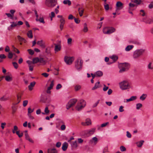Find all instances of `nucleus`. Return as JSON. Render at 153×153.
Returning <instances> with one entry per match:
<instances>
[{
  "instance_id": "obj_1",
  "label": "nucleus",
  "mask_w": 153,
  "mask_h": 153,
  "mask_svg": "<svg viewBox=\"0 0 153 153\" xmlns=\"http://www.w3.org/2000/svg\"><path fill=\"white\" fill-rule=\"evenodd\" d=\"M86 101L83 99H80L78 101L75 108L78 111H79L82 109L86 105Z\"/></svg>"
},
{
  "instance_id": "obj_2",
  "label": "nucleus",
  "mask_w": 153,
  "mask_h": 153,
  "mask_svg": "<svg viewBox=\"0 0 153 153\" xmlns=\"http://www.w3.org/2000/svg\"><path fill=\"white\" fill-rule=\"evenodd\" d=\"M119 85L120 88L123 90L129 89L131 87L129 82L127 80L122 81L119 83Z\"/></svg>"
},
{
  "instance_id": "obj_3",
  "label": "nucleus",
  "mask_w": 153,
  "mask_h": 153,
  "mask_svg": "<svg viewBox=\"0 0 153 153\" xmlns=\"http://www.w3.org/2000/svg\"><path fill=\"white\" fill-rule=\"evenodd\" d=\"M145 51V50L143 49L136 50L134 52L133 55V58L134 59H138L140 56L143 55Z\"/></svg>"
},
{
  "instance_id": "obj_4",
  "label": "nucleus",
  "mask_w": 153,
  "mask_h": 153,
  "mask_svg": "<svg viewBox=\"0 0 153 153\" xmlns=\"http://www.w3.org/2000/svg\"><path fill=\"white\" fill-rule=\"evenodd\" d=\"M116 29L113 27H107L104 28L103 30L104 33L110 34L115 31Z\"/></svg>"
},
{
  "instance_id": "obj_5",
  "label": "nucleus",
  "mask_w": 153,
  "mask_h": 153,
  "mask_svg": "<svg viewBox=\"0 0 153 153\" xmlns=\"http://www.w3.org/2000/svg\"><path fill=\"white\" fill-rule=\"evenodd\" d=\"M119 67L120 69L119 72L123 73L128 68V64L126 63H121L119 65Z\"/></svg>"
},
{
  "instance_id": "obj_6",
  "label": "nucleus",
  "mask_w": 153,
  "mask_h": 153,
  "mask_svg": "<svg viewBox=\"0 0 153 153\" xmlns=\"http://www.w3.org/2000/svg\"><path fill=\"white\" fill-rule=\"evenodd\" d=\"M83 61L80 58H78L75 62V67L78 70H80L82 67Z\"/></svg>"
},
{
  "instance_id": "obj_7",
  "label": "nucleus",
  "mask_w": 153,
  "mask_h": 153,
  "mask_svg": "<svg viewBox=\"0 0 153 153\" xmlns=\"http://www.w3.org/2000/svg\"><path fill=\"white\" fill-rule=\"evenodd\" d=\"M56 0H46L45 4L49 7H53L56 5Z\"/></svg>"
},
{
  "instance_id": "obj_8",
  "label": "nucleus",
  "mask_w": 153,
  "mask_h": 153,
  "mask_svg": "<svg viewBox=\"0 0 153 153\" xmlns=\"http://www.w3.org/2000/svg\"><path fill=\"white\" fill-rule=\"evenodd\" d=\"M33 64H36L38 62H40L43 64H45L46 63V62L44 59L41 57H35L33 58Z\"/></svg>"
},
{
  "instance_id": "obj_9",
  "label": "nucleus",
  "mask_w": 153,
  "mask_h": 153,
  "mask_svg": "<svg viewBox=\"0 0 153 153\" xmlns=\"http://www.w3.org/2000/svg\"><path fill=\"white\" fill-rule=\"evenodd\" d=\"M74 57L66 56L64 57V61L66 64L68 65H71L74 61Z\"/></svg>"
},
{
  "instance_id": "obj_10",
  "label": "nucleus",
  "mask_w": 153,
  "mask_h": 153,
  "mask_svg": "<svg viewBox=\"0 0 153 153\" xmlns=\"http://www.w3.org/2000/svg\"><path fill=\"white\" fill-rule=\"evenodd\" d=\"M95 128H91L90 129L84 131V134L87 136H89L93 135L95 131Z\"/></svg>"
},
{
  "instance_id": "obj_11",
  "label": "nucleus",
  "mask_w": 153,
  "mask_h": 153,
  "mask_svg": "<svg viewBox=\"0 0 153 153\" xmlns=\"http://www.w3.org/2000/svg\"><path fill=\"white\" fill-rule=\"evenodd\" d=\"M77 102V100L73 99L71 100L66 105V108L68 109L71 107L74 106Z\"/></svg>"
},
{
  "instance_id": "obj_12",
  "label": "nucleus",
  "mask_w": 153,
  "mask_h": 153,
  "mask_svg": "<svg viewBox=\"0 0 153 153\" xmlns=\"http://www.w3.org/2000/svg\"><path fill=\"white\" fill-rule=\"evenodd\" d=\"M123 7V4L120 1H119L116 4V12L121 10Z\"/></svg>"
},
{
  "instance_id": "obj_13",
  "label": "nucleus",
  "mask_w": 153,
  "mask_h": 153,
  "mask_svg": "<svg viewBox=\"0 0 153 153\" xmlns=\"http://www.w3.org/2000/svg\"><path fill=\"white\" fill-rule=\"evenodd\" d=\"M82 125L83 126H89L91 124V119L89 118H87L85 120V122H82Z\"/></svg>"
},
{
  "instance_id": "obj_14",
  "label": "nucleus",
  "mask_w": 153,
  "mask_h": 153,
  "mask_svg": "<svg viewBox=\"0 0 153 153\" xmlns=\"http://www.w3.org/2000/svg\"><path fill=\"white\" fill-rule=\"evenodd\" d=\"M27 131H25V139L28 140L29 142L31 143H33V141L30 137L29 135L28 134Z\"/></svg>"
},
{
  "instance_id": "obj_15",
  "label": "nucleus",
  "mask_w": 153,
  "mask_h": 153,
  "mask_svg": "<svg viewBox=\"0 0 153 153\" xmlns=\"http://www.w3.org/2000/svg\"><path fill=\"white\" fill-rule=\"evenodd\" d=\"M68 144L66 142H65L62 144V149L63 151H66L68 147Z\"/></svg>"
},
{
  "instance_id": "obj_16",
  "label": "nucleus",
  "mask_w": 153,
  "mask_h": 153,
  "mask_svg": "<svg viewBox=\"0 0 153 153\" xmlns=\"http://www.w3.org/2000/svg\"><path fill=\"white\" fill-rule=\"evenodd\" d=\"M98 141V138L96 137H93L92 139L90 140V142L94 145H96Z\"/></svg>"
},
{
  "instance_id": "obj_17",
  "label": "nucleus",
  "mask_w": 153,
  "mask_h": 153,
  "mask_svg": "<svg viewBox=\"0 0 153 153\" xmlns=\"http://www.w3.org/2000/svg\"><path fill=\"white\" fill-rule=\"evenodd\" d=\"M59 123L62 124V125L60 127L61 130L62 131H64L66 129V126L65 125V123L63 121L61 120L60 121Z\"/></svg>"
},
{
  "instance_id": "obj_18",
  "label": "nucleus",
  "mask_w": 153,
  "mask_h": 153,
  "mask_svg": "<svg viewBox=\"0 0 153 153\" xmlns=\"http://www.w3.org/2000/svg\"><path fill=\"white\" fill-rule=\"evenodd\" d=\"M36 84L35 82H33L30 83V85L28 86V88L30 91H31L33 89V87H34Z\"/></svg>"
},
{
  "instance_id": "obj_19",
  "label": "nucleus",
  "mask_w": 153,
  "mask_h": 153,
  "mask_svg": "<svg viewBox=\"0 0 153 153\" xmlns=\"http://www.w3.org/2000/svg\"><path fill=\"white\" fill-rule=\"evenodd\" d=\"M48 153H57V151L55 148L49 149L48 150Z\"/></svg>"
},
{
  "instance_id": "obj_20",
  "label": "nucleus",
  "mask_w": 153,
  "mask_h": 153,
  "mask_svg": "<svg viewBox=\"0 0 153 153\" xmlns=\"http://www.w3.org/2000/svg\"><path fill=\"white\" fill-rule=\"evenodd\" d=\"M100 82H96L94 86L92 88V90H94L97 89V88H100Z\"/></svg>"
},
{
  "instance_id": "obj_21",
  "label": "nucleus",
  "mask_w": 153,
  "mask_h": 153,
  "mask_svg": "<svg viewBox=\"0 0 153 153\" xmlns=\"http://www.w3.org/2000/svg\"><path fill=\"white\" fill-rule=\"evenodd\" d=\"M37 44L39 45L42 48H44L45 47V43L42 40L38 41L37 42Z\"/></svg>"
},
{
  "instance_id": "obj_22",
  "label": "nucleus",
  "mask_w": 153,
  "mask_h": 153,
  "mask_svg": "<svg viewBox=\"0 0 153 153\" xmlns=\"http://www.w3.org/2000/svg\"><path fill=\"white\" fill-rule=\"evenodd\" d=\"M11 23H12V24L10 25V26L8 27V29L9 30H10L13 29V28L16 26L17 24L14 22H10Z\"/></svg>"
},
{
  "instance_id": "obj_23",
  "label": "nucleus",
  "mask_w": 153,
  "mask_h": 153,
  "mask_svg": "<svg viewBox=\"0 0 153 153\" xmlns=\"http://www.w3.org/2000/svg\"><path fill=\"white\" fill-rule=\"evenodd\" d=\"M144 141L143 140H140V141L136 143L137 146L139 147H141L142 146Z\"/></svg>"
},
{
  "instance_id": "obj_24",
  "label": "nucleus",
  "mask_w": 153,
  "mask_h": 153,
  "mask_svg": "<svg viewBox=\"0 0 153 153\" xmlns=\"http://www.w3.org/2000/svg\"><path fill=\"white\" fill-rule=\"evenodd\" d=\"M40 102L44 103H47V99L45 97L42 96L41 97Z\"/></svg>"
},
{
  "instance_id": "obj_25",
  "label": "nucleus",
  "mask_w": 153,
  "mask_h": 153,
  "mask_svg": "<svg viewBox=\"0 0 153 153\" xmlns=\"http://www.w3.org/2000/svg\"><path fill=\"white\" fill-rule=\"evenodd\" d=\"M71 146L72 147L74 148H76L78 147L77 141L72 142L71 143Z\"/></svg>"
},
{
  "instance_id": "obj_26",
  "label": "nucleus",
  "mask_w": 153,
  "mask_h": 153,
  "mask_svg": "<svg viewBox=\"0 0 153 153\" xmlns=\"http://www.w3.org/2000/svg\"><path fill=\"white\" fill-rule=\"evenodd\" d=\"M147 97V94H143L140 97V99L141 101H144L145 100Z\"/></svg>"
},
{
  "instance_id": "obj_27",
  "label": "nucleus",
  "mask_w": 153,
  "mask_h": 153,
  "mask_svg": "<svg viewBox=\"0 0 153 153\" xmlns=\"http://www.w3.org/2000/svg\"><path fill=\"white\" fill-rule=\"evenodd\" d=\"M55 53L56 52H58L59 51H60L61 50V47L60 45L55 44Z\"/></svg>"
},
{
  "instance_id": "obj_28",
  "label": "nucleus",
  "mask_w": 153,
  "mask_h": 153,
  "mask_svg": "<svg viewBox=\"0 0 153 153\" xmlns=\"http://www.w3.org/2000/svg\"><path fill=\"white\" fill-rule=\"evenodd\" d=\"M143 21L146 23H151V19H147L146 18H143Z\"/></svg>"
},
{
  "instance_id": "obj_29",
  "label": "nucleus",
  "mask_w": 153,
  "mask_h": 153,
  "mask_svg": "<svg viewBox=\"0 0 153 153\" xmlns=\"http://www.w3.org/2000/svg\"><path fill=\"white\" fill-rule=\"evenodd\" d=\"M27 35L29 38H32L33 37L32 30H30L28 31L27 33Z\"/></svg>"
},
{
  "instance_id": "obj_30",
  "label": "nucleus",
  "mask_w": 153,
  "mask_h": 153,
  "mask_svg": "<svg viewBox=\"0 0 153 153\" xmlns=\"http://www.w3.org/2000/svg\"><path fill=\"white\" fill-rule=\"evenodd\" d=\"M134 47V46L132 45H128L125 48V50L126 51H128L131 50Z\"/></svg>"
},
{
  "instance_id": "obj_31",
  "label": "nucleus",
  "mask_w": 153,
  "mask_h": 153,
  "mask_svg": "<svg viewBox=\"0 0 153 153\" xmlns=\"http://www.w3.org/2000/svg\"><path fill=\"white\" fill-rule=\"evenodd\" d=\"M84 10L82 8H79L78 9L79 13L80 16H82Z\"/></svg>"
},
{
  "instance_id": "obj_32",
  "label": "nucleus",
  "mask_w": 153,
  "mask_h": 153,
  "mask_svg": "<svg viewBox=\"0 0 153 153\" xmlns=\"http://www.w3.org/2000/svg\"><path fill=\"white\" fill-rule=\"evenodd\" d=\"M135 6V5L131 3H130L129 4V8L128 9L129 10H134V8Z\"/></svg>"
},
{
  "instance_id": "obj_33",
  "label": "nucleus",
  "mask_w": 153,
  "mask_h": 153,
  "mask_svg": "<svg viewBox=\"0 0 153 153\" xmlns=\"http://www.w3.org/2000/svg\"><path fill=\"white\" fill-rule=\"evenodd\" d=\"M88 29L87 27V25L86 23H85L84 24V28L83 29V31L85 33L88 32Z\"/></svg>"
},
{
  "instance_id": "obj_34",
  "label": "nucleus",
  "mask_w": 153,
  "mask_h": 153,
  "mask_svg": "<svg viewBox=\"0 0 153 153\" xmlns=\"http://www.w3.org/2000/svg\"><path fill=\"white\" fill-rule=\"evenodd\" d=\"M36 21H39L40 23H42L43 24H44L45 23V22L44 20V19L43 18V17H39V19H36Z\"/></svg>"
},
{
  "instance_id": "obj_35",
  "label": "nucleus",
  "mask_w": 153,
  "mask_h": 153,
  "mask_svg": "<svg viewBox=\"0 0 153 153\" xmlns=\"http://www.w3.org/2000/svg\"><path fill=\"white\" fill-rule=\"evenodd\" d=\"M110 58L112 59L114 61V62L117 60L118 57L117 56L114 55L111 56Z\"/></svg>"
},
{
  "instance_id": "obj_36",
  "label": "nucleus",
  "mask_w": 153,
  "mask_h": 153,
  "mask_svg": "<svg viewBox=\"0 0 153 153\" xmlns=\"http://www.w3.org/2000/svg\"><path fill=\"white\" fill-rule=\"evenodd\" d=\"M81 88V86L79 85H76L74 87V89L76 91H77Z\"/></svg>"
},
{
  "instance_id": "obj_37",
  "label": "nucleus",
  "mask_w": 153,
  "mask_h": 153,
  "mask_svg": "<svg viewBox=\"0 0 153 153\" xmlns=\"http://www.w3.org/2000/svg\"><path fill=\"white\" fill-rule=\"evenodd\" d=\"M17 38L20 42H25L26 41L25 39L24 38L21 37L20 36H17Z\"/></svg>"
},
{
  "instance_id": "obj_38",
  "label": "nucleus",
  "mask_w": 153,
  "mask_h": 153,
  "mask_svg": "<svg viewBox=\"0 0 153 153\" xmlns=\"http://www.w3.org/2000/svg\"><path fill=\"white\" fill-rule=\"evenodd\" d=\"M63 3L65 4H68V5H70L71 4V2L69 0H64Z\"/></svg>"
},
{
  "instance_id": "obj_39",
  "label": "nucleus",
  "mask_w": 153,
  "mask_h": 153,
  "mask_svg": "<svg viewBox=\"0 0 153 153\" xmlns=\"http://www.w3.org/2000/svg\"><path fill=\"white\" fill-rule=\"evenodd\" d=\"M8 99V97H6L5 95H4L0 98V100L1 101H5L7 100Z\"/></svg>"
},
{
  "instance_id": "obj_40",
  "label": "nucleus",
  "mask_w": 153,
  "mask_h": 153,
  "mask_svg": "<svg viewBox=\"0 0 153 153\" xmlns=\"http://www.w3.org/2000/svg\"><path fill=\"white\" fill-rule=\"evenodd\" d=\"M132 2L136 3L137 5L140 4L142 1L141 0H133L132 1Z\"/></svg>"
},
{
  "instance_id": "obj_41",
  "label": "nucleus",
  "mask_w": 153,
  "mask_h": 153,
  "mask_svg": "<svg viewBox=\"0 0 153 153\" xmlns=\"http://www.w3.org/2000/svg\"><path fill=\"white\" fill-rule=\"evenodd\" d=\"M152 62H149L147 65V68L148 69L152 70L153 69V66L152 65Z\"/></svg>"
},
{
  "instance_id": "obj_42",
  "label": "nucleus",
  "mask_w": 153,
  "mask_h": 153,
  "mask_svg": "<svg viewBox=\"0 0 153 153\" xmlns=\"http://www.w3.org/2000/svg\"><path fill=\"white\" fill-rule=\"evenodd\" d=\"M5 79L7 81L10 82L12 80V78L7 75L5 76Z\"/></svg>"
},
{
  "instance_id": "obj_43",
  "label": "nucleus",
  "mask_w": 153,
  "mask_h": 153,
  "mask_svg": "<svg viewBox=\"0 0 153 153\" xmlns=\"http://www.w3.org/2000/svg\"><path fill=\"white\" fill-rule=\"evenodd\" d=\"M96 75L98 76H101L102 75L103 73L102 72L100 71H97L96 73Z\"/></svg>"
},
{
  "instance_id": "obj_44",
  "label": "nucleus",
  "mask_w": 153,
  "mask_h": 153,
  "mask_svg": "<svg viewBox=\"0 0 153 153\" xmlns=\"http://www.w3.org/2000/svg\"><path fill=\"white\" fill-rule=\"evenodd\" d=\"M136 109L137 110L139 109L142 107V105L141 103H138L136 105Z\"/></svg>"
},
{
  "instance_id": "obj_45",
  "label": "nucleus",
  "mask_w": 153,
  "mask_h": 153,
  "mask_svg": "<svg viewBox=\"0 0 153 153\" xmlns=\"http://www.w3.org/2000/svg\"><path fill=\"white\" fill-rule=\"evenodd\" d=\"M12 48L13 49V51L14 52H16L17 53H19V51L18 50V49L16 48L13 45L12 46Z\"/></svg>"
},
{
  "instance_id": "obj_46",
  "label": "nucleus",
  "mask_w": 153,
  "mask_h": 153,
  "mask_svg": "<svg viewBox=\"0 0 153 153\" xmlns=\"http://www.w3.org/2000/svg\"><path fill=\"white\" fill-rule=\"evenodd\" d=\"M140 14L143 16H145L146 14V13L143 10H141L140 11Z\"/></svg>"
},
{
  "instance_id": "obj_47",
  "label": "nucleus",
  "mask_w": 153,
  "mask_h": 153,
  "mask_svg": "<svg viewBox=\"0 0 153 153\" xmlns=\"http://www.w3.org/2000/svg\"><path fill=\"white\" fill-rule=\"evenodd\" d=\"M28 114H30L31 113L33 112L34 110V109H31L30 107L28 108Z\"/></svg>"
},
{
  "instance_id": "obj_48",
  "label": "nucleus",
  "mask_w": 153,
  "mask_h": 153,
  "mask_svg": "<svg viewBox=\"0 0 153 153\" xmlns=\"http://www.w3.org/2000/svg\"><path fill=\"white\" fill-rule=\"evenodd\" d=\"M28 53L31 55H33L34 53V51H33L31 49H29L27 50Z\"/></svg>"
},
{
  "instance_id": "obj_49",
  "label": "nucleus",
  "mask_w": 153,
  "mask_h": 153,
  "mask_svg": "<svg viewBox=\"0 0 153 153\" xmlns=\"http://www.w3.org/2000/svg\"><path fill=\"white\" fill-rule=\"evenodd\" d=\"M62 85L60 84H58L56 87V89L57 90H59L62 88Z\"/></svg>"
},
{
  "instance_id": "obj_50",
  "label": "nucleus",
  "mask_w": 153,
  "mask_h": 153,
  "mask_svg": "<svg viewBox=\"0 0 153 153\" xmlns=\"http://www.w3.org/2000/svg\"><path fill=\"white\" fill-rule=\"evenodd\" d=\"M120 149L121 152H124L126 150V148L123 146H121L120 147Z\"/></svg>"
},
{
  "instance_id": "obj_51",
  "label": "nucleus",
  "mask_w": 153,
  "mask_h": 153,
  "mask_svg": "<svg viewBox=\"0 0 153 153\" xmlns=\"http://www.w3.org/2000/svg\"><path fill=\"white\" fill-rule=\"evenodd\" d=\"M28 103V101L27 100H25L23 101V105L24 107L26 106Z\"/></svg>"
},
{
  "instance_id": "obj_52",
  "label": "nucleus",
  "mask_w": 153,
  "mask_h": 153,
  "mask_svg": "<svg viewBox=\"0 0 153 153\" xmlns=\"http://www.w3.org/2000/svg\"><path fill=\"white\" fill-rule=\"evenodd\" d=\"M12 114H13L16 112V108L14 106H12Z\"/></svg>"
},
{
  "instance_id": "obj_53",
  "label": "nucleus",
  "mask_w": 153,
  "mask_h": 153,
  "mask_svg": "<svg viewBox=\"0 0 153 153\" xmlns=\"http://www.w3.org/2000/svg\"><path fill=\"white\" fill-rule=\"evenodd\" d=\"M72 39L71 38H69L67 39V43L69 45H70L72 43Z\"/></svg>"
},
{
  "instance_id": "obj_54",
  "label": "nucleus",
  "mask_w": 153,
  "mask_h": 153,
  "mask_svg": "<svg viewBox=\"0 0 153 153\" xmlns=\"http://www.w3.org/2000/svg\"><path fill=\"white\" fill-rule=\"evenodd\" d=\"M124 107L123 106H121L119 108V111L120 112H123L124 111L123 109Z\"/></svg>"
},
{
  "instance_id": "obj_55",
  "label": "nucleus",
  "mask_w": 153,
  "mask_h": 153,
  "mask_svg": "<svg viewBox=\"0 0 153 153\" xmlns=\"http://www.w3.org/2000/svg\"><path fill=\"white\" fill-rule=\"evenodd\" d=\"M60 24H64L65 23V20L63 18L61 19L60 20Z\"/></svg>"
},
{
  "instance_id": "obj_56",
  "label": "nucleus",
  "mask_w": 153,
  "mask_h": 153,
  "mask_svg": "<svg viewBox=\"0 0 153 153\" xmlns=\"http://www.w3.org/2000/svg\"><path fill=\"white\" fill-rule=\"evenodd\" d=\"M45 112L46 114H48L49 112V110L48 109V107H46L45 109Z\"/></svg>"
},
{
  "instance_id": "obj_57",
  "label": "nucleus",
  "mask_w": 153,
  "mask_h": 153,
  "mask_svg": "<svg viewBox=\"0 0 153 153\" xmlns=\"http://www.w3.org/2000/svg\"><path fill=\"white\" fill-rule=\"evenodd\" d=\"M108 124H109L108 122H106V123L102 124L101 125V127L102 128L105 127L106 126H107Z\"/></svg>"
},
{
  "instance_id": "obj_58",
  "label": "nucleus",
  "mask_w": 153,
  "mask_h": 153,
  "mask_svg": "<svg viewBox=\"0 0 153 153\" xmlns=\"http://www.w3.org/2000/svg\"><path fill=\"white\" fill-rule=\"evenodd\" d=\"M99 101L100 100H98L96 103L94 104L92 106L93 108H94L96 107L97 106L98 104L99 103Z\"/></svg>"
},
{
  "instance_id": "obj_59",
  "label": "nucleus",
  "mask_w": 153,
  "mask_h": 153,
  "mask_svg": "<svg viewBox=\"0 0 153 153\" xmlns=\"http://www.w3.org/2000/svg\"><path fill=\"white\" fill-rule=\"evenodd\" d=\"M104 87L103 89V90L104 91H106L108 88V87L106 86V85L104 84Z\"/></svg>"
},
{
  "instance_id": "obj_60",
  "label": "nucleus",
  "mask_w": 153,
  "mask_h": 153,
  "mask_svg": "<svg viewBox=\"0 0 153 153\" xmlns=\"http://www.w3.org/2000/svg\"><path fill=\"white\" fill-rule=\"evenodd\" d=\"M13 66L16 69L18 67V64L17 63L14 62L13 63Z\"/></svg>"
},
{
  "instance_id": "obj_61",
  "label": "nucleus",
  "mask_w": 153,
  "mask_h": 153,
  "mask_svg": "<svg viewBox=\"0 0 153 153\" xmlns=\"http://www.w3.org/2000/svg\"><path fill=\"white\" fill-rule=\"evenodd\" d=\"M132 101H134L136 100L137 98V97L136 96H132L130 97Z\"/></svg>"
},
{
  "instance_id": "obj_62",
  "label": "nucleus",
  "mask_w": 153,
  "mask_h": 153,
  "mask_svg": "<svg viewBox=\"0 0 153 153\" xmlns=\"http://www.w3.org/2000/svg\"><path fill=\"white\" fill-rule=\"evenodd\" d=\"M126 136L128 138H130L131 137V135L129 131H127L126 132Z\"/></svg>"
},
{
  "instance_id": "obj_63",
  "label": "nucleus",
  "mask_w": 153,
  "mask_h": 153,
  "mask_svg": "<svg viewBox=\"0 0 153 153\" xmlns=\"http://www.w3.org/2000/svg\"><path fill=\"white\" fill-rule=\"evenodd\" d=\"M61 145V143L60 142H59L56 143V146L57 148H59L60 147Z\"/></svg>"
},
{
  "instance_id": "obj_64",
  "label": "nucleus",
  "mask_w": 153,
  "mask_h": 153,
  "mask_svg": "<svg viewBox=\"0 0 153 153\" xmlns=\"http://www.w3.org/2000/svg\"><path fill=\"white\" fill-rule=\"evenodd\" d=\"M149 8L150 9L153 8V2H152L149 5Z\"/></svg>"
}]
</instances>
